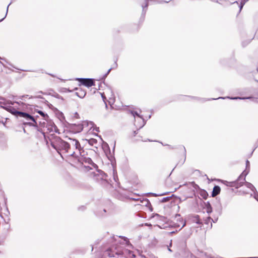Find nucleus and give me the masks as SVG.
<instances>
[{
    "instance_id": "nucleus-10",
    "label": "nucleus",
    "mask_w": 258,
    "mask_h": 258,
    "mask_svg": "<svg viewBox=\"0 0 258 258\" xmlns=\"http://www.w3.org/2000/svg\"><path fill=\"white\" fill-rule=\"evenodd\" d=\"M99 132V127H97L96 126H92L90 128L89 131H88V134H90L92 133V134H95L96 136L97 133Z\"/></svg>"
},
{
    "instance_id": "nucleus-14",
    "label": "nucleus",
    "mask_w": 258,
    "mask_h": 258,
    "mask_svg": "<svg viewBox=\"0 0 258 258\" xmlns=\"http://www.w3.org/2000/svg\"><path fill=\"white\" fill-rule=\"evenodd\" d=\"M201 195L205 199H207V198L208 197V194H207V192L206 191H203Z\"/></svg>"
},
{
    "instance_id": "nucleus-6",
    "label": "nucleus",
    "mask_w": 258,
    "mask_h": 258,
    "mask_svg": "<svg viewBox=\"0 0 258 258\" xmlns=\"http://www.w3.org/2000/svg\"><path fill=\"white\" fill-rule=\"evenodd\" d=\"M101 96L104 101H105V100L114 99V95L109 89H107L105 92H103L101 94Z\"/></svg>"
},
{
    "instance_id": "nucleus-12",
    "label": "nucleus",
    "mask_w": 258,
    "mask_h": 258,
    "mask_svg": "<svg viewBox=\"0 0 258 258\" xmlns=\"http://www.w3.org/2000/svg\"><path fill=\"white\" fill-rule=\"evenodd\" d=\"M131 113L134 117L137 116L138 117L142 118L140 114L138 113L137 111H131Z\"/></svg>"
},
{
    "instance_id": "nucleus-17",
    "label": "nucleus",
    "mask_w": 258,
    "mask_h": 258,
    "mask_svg": "<svg viewBox=\"0 0 258 258\" xmlns=\"http://www.w3.org/2000/svg\"><path fill=\"white\" fill-rule=\"evenodd\" d=\"M78 129L79 130V132H80L81 131L83 130L84 127L83 125L80 124L78 126Z\"/></svg>"
},
{
    "instance_id": "nucleus-15",
    "label": "nucleus",
    "mask_w": 258,
    "mask_h": 258,
    "mask_svg": "<svg viewBox=\"0 0 258 258\" xmlns=\"http://www.w3.org/2000/svg\"><path fill=\"white\" fill-rule=\"evenodd\" d=\"M128 252L129 253H132L131 251H128L127 249H124L123 251H121V253H116L117 254H124Z\"/></svg>"
},
{
    "instance_id": "nucleus-2",
    "label": "nucleus",
    "mask_w": 258,
    "mask_h": 258,
    "mask_svg": "<svg viewBox=\"0 0 258 258\" xmlns=\"http://www.w3.org/2000/svg\"><path fill=\"white\" fill-rule=\"evenodd\" d=\"M83 171L86 173L87 177L94 181H99L103 179L102 176L98 171H95L94 169L85 166L82 169Z\"/></svg>"
},
{
    "instance_id": "nucleus-13",
    "label": "nucleus",
    "mask_w": 258,
    "mask_h": 258,
    "mask_svg": "<svg viewBox=\"0 0 258 258\" xmlns=\"http://www.w3.org/2000/svg\"><path fill=\"white\" fill-rule=\"evenodd\" d=\"M237 184V182H229V184L228 185H229V186H230L231 187H235L236 188H238V185Z\"/></svg>"
},
{
    "instance_id": "nucleus-3",
    "label": "nucleus",
    "mask_w": 258,
    "mask_h": 258,
    "mask_svg": "<svg viewBox=\"0 0 258 258\" xmlns=\"http://www.w3.org/2000/svg\"><path fill=\"white\" fill-rule=\"evenodd\" d=\"M7 111L11 112L12 114L19 116L21 117L25 118L27 121H32L33 122H29L28 123L32 125L36 124V122L33 116L28 113L17 111L15 108L12 106H8L5 108Z\"/></svg>"
},
{
    "instance_id": "nucleus-1",
    "label": "nucleus",
    "mask_w": 258,
    "mask_h": 258,
    "mask_svg": "<svg viewBox=\"0 0 258 258\" xmlns=\"http://www.w3.org/2000/svg\"><path fill=\"white\" fill-rule=\"evenodd\" d=\"M52 147L60 155H66L67 157L76 158L78 156V152L81 148L79 142L76 140L69 138L68 142H65L60 139H57L51 143Z\"/></svg>"
},
{
    "instance_id": "nucleus-11",
    "label": "nucleus",
    "mask_w": 258,
    "mask_h": 258,
    "mask_svg": "<svg viewBox=\"0 0 258 258\" xmlns=\"http://www.w3.org/2000/svg\"><path fill=\"white\" fill-rule=\"evenodd\" d=\"M87 140L88 143L91 146L96 145L97 143V140L95 139L91 138Z\"/></svg>"
},
{
    "instance_id": "nucleus-20",
    "label": "nucleus",
    "mask_w": 258,
    "mask_h": 258,
    "mask_svg": "<svg viewBox=\"0 0 258 258\" xmlns=\"http://www.w3.org/2000/svg\"><path fill=\"white\" fill-rule=\"evenodd\" d=\"M237 98H238L235 97V98H234L233 99H237Z\"/></svg>"
},
{
    "instance_id": "nucleus-4",
    "label": "nucleus",
    "mask_w": 258,
    "mask_h": 258,
    "mask_svg": "<svg viewBox=\"0 0 258 258\" xmlns=\"http://www.w3.org/2000/svg\"><path fill=\"white\" fill-rule=\"evenodd\" d=\"M76 159L81 164L84 163L91 164L93 161L88 154V151L81 148L80 152H78V156H76Z\"/></svg>"
},
{
    "instance_id": "nucleus-8",
    "label": "nucleus",
    "mask_w": 258,
    "mask_h": 258,
    "mask_svg": "<svg viewBox=\"0 0 258 258\" xmlns=\"http://www.w3.org/2000/svg\"><path fill=\"white\" fill-rule=\"evenodd\" d=\"M76 95L80 98H83L86 95V91L81 88L76 89Z\"/></svg>"
},
{
    "instance_id": "nucleus-7",
    "label": "nucleus",
    "mask_w": 258,
    "mask_h": 258,
    "mask_svg": "<svg viewBox=\"0 0 258 258\" xmlns=\"http://www.w3.org/2000/svg\"><path fill=\"white\" fill-rule=\"evenodd\" d=\"M131 137H136L135 141H146L145 139H143L142 136H141V134L140 133V131L138 130L136 131H134L131 135Z\"/></svg>"
},
{
    "instance_id": "nucleus-19",
    "label": "nucleus",
    "mask_w": 258,
    "mask_h": 258,
    "mask_svg": "<svg viewBox=\"0 0 258 258\" xmlns=\"http://www.w3.org/2000/svg\"><path fill=\"white\" fill-rule=\"evenodd\" d=\"M38 112H39V113L40 114H41V115H42V116H44V113H43L42 111H39Z\"/></svg>"
},
{
    "instance_id": "nucleus-5",
    "label": "nucleus",
    "mask_w": 258,
    "mask_h": 258,
    "mask_svg": "<svg viewBox=\"0 0 258 258\" xmlns=\"http://www.w3.org/2000/svg\"><path fill=\"white\" fill-rule=\"evenodd\" d=\"M78 80L81 84L87 87H90L95 85V82L93 79H78Z\"/></svg>"
},
{
    "instance_id": "nucleus-9",
    "label": "nucleus",
    "mask_w": 258,
    "mask_h": 258,
    "mask_svg": "<svg viewBox=\"0 0 258 258\" xmlns=\"http://www.w3.org/2000/svg\"><path fill=\"white\" fill-rule=\"evenodd\" d=\"M220 191H221V188L219 186H218V185L215 186L214 187L213 191H212V196L213 197H216V196H217L218 195H219L220 194Z\"/></svg>"
},
{
    "instance_id": "nucleus-16",
    "label": "nucleus",
    "mask_w": 258,
    "mask_h": 258,
    "mask_svg": "<svg viewBox=\"0 0 258 258\" xmlns=\"http://www.w3.org/2000/svg\"><path fill=\"white\" fill-rule=\"evenodd\" d=\"M212 207L210 204H209L208 206L207 207V212L208 213H210L212 212Z\"/></svg>"
},
{
    "instance_id": "nucleus-18",
    "label": "nucleus",
    "mask_w": 258,
    "mask_h": 258,
    "mask_svg": "<svg viewBox=\"0 0 258 258\" xmlns=\"http://www.w3.org/2000/svg\"><path fill=\"white\" fill-rule=\"evenodd\" d=\"M169 200V198H165L163 199L162 201L166 202Z\"/></svg>"
}]
</instances>
